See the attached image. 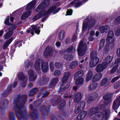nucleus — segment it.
Returning <instances> with one entry per match:
<instances>
[{
  "label": "nucleus",
  "instance_id": "18",
  "mask_svg": "<svg viewBox=\"0 0 120 120\" xmlns=\"http://www.w3.org/2000/svg\"><path fill=\"white\" fill-rule=\"evenodd\" d=\"M112 97V95L110 94H108L104 96L103 98L105 100V103L107 104L109 103L111 101V98Z\"/></svg>",
  "mask_w": 120,
  "mask_h": 120
},
{
  "label": "nucleus",
  "instance_id": "31",
  "mask_svg": "<svg viewBox=\"0 0 120 120\" xmlns=\"http://www.w3.org/2000/svg\"><path fill=\"white\" fill-rule=\"evenodd\" d=\"M114 41V39L113 37H107L106 39V45H108L112 44Z\"/></svg>",
  "mask_w": 120,
  "mask_h": 120
},
{
  "label": "nucleus",
  "instance_id": "62",
  "mask_svg": "<svg viewBox=\"0 0 120 120\" xmlns=\"http://www.w3.org/2000/svg\"><path fill=\"white\" fill-rule=\"evenodd\" d=\"M116 54L117 56L120 57V48L117 50Z\"/></svg>",
  "mask_w": 120,
  "mask_h": 120
},
{
  "label": "nucleus",
  "instance_id": "23",
  "mask_svg": "<svg viewBox=\"0 0 120 120\" xmlns=\"http://www.w3.org/2000/svg\"><path fill=\"white\" fill-rule=\"evenodd\" d=\"M87 112L85 111L81 112L78 116L77 119L78 120H80L83 119L86 116Z\"/></svg>",
  "mask_w": 120,
  "mask_h": 120
},
{
  "label": "nucleus",
  "instance_id": "57",
  "mask_svg": "<svg viewBox=\"0 0 120 120\" xmlns=\"http://www.w3.org/2000/svg\"><path fill=\"white\" fill-rule=\"evenodd\" d=\"M33 91L32 94L30 95H33L36 93L38 91V90L36 88H34L31 90Z\"/></svg>",
  "mask_w": 120,
  "mask_h": 120
},
{
  "label": "nucleus",
  "instance_id": "52",
  "mask_svg": "<svg viewBox=\"0 0 120 120\" xmlns=\"http://www.w3.org/2000/svg\"><path fill=\"white\" fill-rule=\"evenodd\" d=\"M120 76H117L116 77L113 78L111 81V82L112 83H113L120 78Z\"/></svg>",
  "mask_w": 120,
  "mask_h": 120
},
{
  "label": "nucleus",
  "instance_id": "47",
  "mask_svg": "<svg viewBox=\"0 0 120 120\" xmlns=\"http://www.w3.org/2000/svg\"><path fill=\"white\" fill-rule=\"evenodd\" d=\"M118 67V65H115L112 69L111 71V73H114L116 71Z\"/></svg>",
  "mask_w": 120,
  "mask_h": 120
},
{
  "label": "nucleus",
  "instance_id": "7",
  "mask_svg": "<svg viewBox=\"0 0 120 120\" xmlns=\"http://www.w3.org/2000/svg\"><path fill=\"white\" fill-rule=\"evenodd\" d=\"M99 97L98 94L97 93H94L89 95L86 97L87 102L90 103L93 101L94 100Z\"/></svg>",
  "mask_w": 120,
  "mask_h": 120
},
{
  "label": "nucleus",
  "instance_id": "8",
  "mask_svg": "<svg viewBox=\"0 0 120 120\" xmlns=\"http://www.w3.org/2000/svg\"><path fill=\"white\" fill-rule=\"evenodd\" d=\"M37 26L35 25H32L27 30V32L29 33L30 32L32 35L34 34V31H35L36 33L38 34H39L40 30H39V27H38L37 28Z\"/></svg>",
  "mask_w": 120,
  "mask_h": 120
},
{
  "label": "nucleus",
  "instance_id": "3",
  "mask_svg": "<svg viewBox=\"0 0 120 120\" xmlns=\"http://www.w3.org/2000/svg\"><path fill=\"white\" fill-rule=\"evenodd\" d=\"M56 9V7L54 6L50 8L47 11H45V10H43L39 12L33 18V20L36 21L41 18L42 16L48 15L52 12H53V13L54 14L55 13L54 11Z\"/></svg>",
  "mask_w": 120,
  "mask_h": 120
},
{
  "label": "nucleus",
  "instance_id": "16",
  "mask_svg": "<svg viewBox=\"0 0 120 120\" xmlns=\"http://www.w3.org/2000/svg\"><path fill=\"white\" fill-rule=\"evenodd\" d=\"M42 61L39 60L37 59L36 60L35 64L34 66L35 69L37 70H40L41 69L40 65L42 63Z\"/></svg>",
  "mask_w": 120,
  "mask_h": 120
},
{
  "label": "nucleus",
  "instance_id": "54",
  "mask_svg": "<svg viewBox=\"0 0 120 120\" xmlns=\"http://www.w3.org/2000/svg\"><path fill=\"white\" fill-rule=\"evenodd\" d=\"M73 49V46H71L68 49L67 52H71Z\"/></svg>",
  "mask_w": 120,
  "mask_h": 120
},
{
  "label": "nucleus",
  "instance_id": "51",
  "mask_svg": "<svg viewBox=\"0 0 120 120\" xmlns=\"http://www.w3.org/2000/svg\"><path fill=\"white\" fill-rule=\"evenodd\" d=\"M61 73L60 71L58 70H56L54 71V75L56 76L59 75Z\"/></svg>",
  "mask_w": 120,
  "mask_h": 120
},
{
  "label": "nucleus",
  "instance_id": "43",
  "mask_svg": "<svg viewBox=\"0 0 120 120\" xmlns=\"http://www.w3.org/2000/svg\"><path fill=\"white\" fill-rule=\"evenodd\" d=\"M107 79L106 78L103 79L100 83V86H102L104 85L107 83Z\"/></svg>",
  "mask_w": 120,
  "mask_h": 120
},
{
  "label": "nucleus",
  "instance_id": "61",
  "mask_svg": "<svg viewBox=\"0 0 120 120\" xmlns=\"http://www.w3.org/2000/svg\"><path fill=\"white\" fill-rule=\"evenodd\" d=\"M22 98L23 99V102H24L26 101V95H24L22 96Z\"/></svg>",
  "mask_w": 120,
  "mask_h": 120
},
{
  "label": "nucleus",
  "instance_id": "60",
  "mask_svg": "<svg viewBox=\"0 0 120 120\" xmlns=\"http://www.w3.org/2000/svg\"><path fill=\"white\" fill-rule=\"evenodd\" d=\"M120 63V58L116 59L115 62V64H118Z\"/></svg>",
  "mask_w": 120,
  "mask_h": 120
},
{
  "label": "nucleus",
  "instance_id": "17",
  "mask_svg": "<svg viewBox=\"0 0 120 120\" xmlns=\"http://www.w3.org/2000/svg\"><path fill=\"white\" fill-rule=\"evenodd\" d=\"M42 71L45 72L47 71L49 69V64L47 62H44L43 61L41 65Z\"/></svg>",
  "mask_w": 120,
  "mask_h": 120
},
{
  "label": "nucleus",
  "instance_id": "6",
  "mask_svg": "<svg viewBox=\"0 0 120 120\" xmlns=\"http://www.w3.org/2000/svg\"><path fill=\"white\" fill-rule=\"evenodd\" d=\"M86 50V44L85 43H83L82 41H80L78 49L79 56H83L85 53Z\"/></svg>",
  "mask_w": 120,
  "mask_h": 120
},
{
  "label": "nucleus",
  "instance_id": "50",
  "mask_svg": "<svg viewBox=\"0 0 120 120\" xmlns=\"http://www.w3.org/2000/svg\"><path fill=\"white\" fill-rule=\"evenodd\" d=\"M50 67L51 71H53L54 70V67L53 62H51L50 64Z\"/></svg>",
  "mask_w": 120,
  "mask_h": 120
},
{
  "label": "nucleus",
  "instance_id": "39",
  "mask_svg": "<svg viewBox=\"0 0 120 120\" xmlns=\"http://www.w3.org/2000/svg\"><path fill=\"white\" fill-rule=\"evenodd\" d=\"M58 79L57 78H54L50 82V85L52 86H54L58 82Z\"/></svg>",
  "mask_w": 120,
  "mask_h": 120
},
{
  "label": "nucleus",
  "instance_id": "48",
  "mask_svg": "<svg viewBox=\"0 0 120 120\" xmlns=\"http://www.w3.org/2000/svg\"><path fill=\"white\" fill-rule=\"evenodd\" d=\"M114 34L113 31L111 30L109 31L107 36V37H113Z\"/></svg>",
  "mask_w": 120,
  "mask_h": 120
},
{
  "label": "nucleus",
  "instance_id": "2",
  "mask_svg": "<svg viewBox=\"0 0 120 120\" xmlns=\"http://www.w3.org/2000/svg\"><path fill=\"white\" fill-rule=\"evenodd\" d=\"M56 9V7L54 6L50 8L47 11H45V10H43L39 12L33 18V20L36 21L41 18L42 16L48 15L52 12H53V13L54 14L55 13L54 11Z\"/></svg>",
  "mask_w": 120,
  "mask_h": 120
},
{
  "label": "nucleus",
  "instance_id": "15",
  "mask_svg": "<svg viewBox=\"0 0 120 120\" xmlns=\"http://www.w3.org/2000/svg\"><path fill=\"white\" fill-rule=\"evenodd\" d=\"M70 75L71 74L69 72H65L62 80V83H66Z\"/></svg>",
  "mask_w": 120,
  "mask_h": 120
},
{
  "label": "nucleus",
  "instance_id": "19",
  "mask_svg": "<svg viewBox=\"0 0 120 120\" xmlns=\"http://www.w3.org/2000/svg\"><path fill=\"white\" fill-rule=\"evenodd\" d=\"M102 75V74L101 73H98L96 74L93 78V81L95 82L99 81L101 78Z\"/></svg>",
  "mask_w": 120,
  "mask_h": 120
},
{
  "label": "nucleus",
  "instance_id": "59",
  "mask_svg": "<svg viewBox=\"0 0 120 120\" xmlns=\"http://www.w3.org/2000/svg\"><path fill=\"white\" fill-rule=\"evenodd\" d=\"M114 22H115L120 23V16L117 18L114 21Z\"/></svg>",
  "mask_w": 120,
  "mask_h": 120
},
{
  "label": "nucleus",
  "instance_id": "13",
  "mask_svg": "<svg viewBox=\"0 0 120 120\" xmlns=\"http://www.w3.org/2000/svg\"><path fill=\"white\" fill-rule=\"evenodd\" d=\"M104 63L99 64L96 67V71L98 72H101L103 71L106 67Z\"/></svg>",
  "mask_w": 120,
  "mask_h": 120
},
{
  "label": "nucleus",
  "instance_id": "46",
  "mask_svg": "<svg viewBox=\"0 0 120 120\" xmlns=\"http://www.w3.org/2000/svg\"><path fill=\"white\" fill-rule=\"evenodd\" d=\"M16 110L17 113L18 114L20 115L21 116H23V112L20 108H19V109H17Z\"/></svg>",
  "mask_w": 120,
  "mask_h": 120
},
{
  "label": "nucleus",
  "instance_id": "56",
  "mask_svg": "<svg viewBox=\"0 0 120 120\" xmlns=\"http://www.w3.org/2000/svg\"><path fill=\"white\" fill-rule=\"evenodd\" d=\"M75 67V62L73 61L70 64V67L71 69H73Z\"/></svg>",
  "mask_w": 120,
  "mask_h": 120
},
{
  "label": "nucleus",
  "instance_id": "32",
  "mask_svg": "<svg viewBox=\"0 0 120 120\" xmlns=\"http://www.w3.org/2000/svg\"><path fill=\"white\" fill-rule=\"evenodd\" d=\"M115 32V35L117 36L120 35V26L115 27L114 29Z\"/></svg>",
  "mask_w": 120,
  "mask_h": 120
},
{
  "label": "nucleus",
  "instance_id": "5",
  "mask_svg": "<svg viewBox=\"0 0 120 120\" xmlns=\"http://www.w3.org/2000/svg\"><path fill=\"white\" fill-rule=\"evenodd\" d=\"M95 23V20L94 19H92L91 17L89 16L83 21L82 27L83 31H85L87 27L90 29L93 26Z\"/></svg>",
  "mask_w": 120,
  "mask_h": 120
},
{
  "label": "nucleus",
  "instance_id": "30",
  "mask_svg": "<svg viewBox=\"0 0 120 120\" xmlns=\"http://www.w3.org/2000/svg\"><path fill=\"white\" fill-rule=\"evenodd\" d=\"M31 12L30 11H28L24 13L22 16L21 18L22 20L25 19L29 16Z\"/></svg>",
  "mask_w": 120,
  "mask_h": 120
},
{
  "label": "nucleus",
  "instance_id": "34",
  "mask_svg": "<svg viewBox=\"0 0 120 120\" xmlns=\"http://www.w3.org/2000/svg\"><path fill=\"white\" fill-rule=\"evenodd\" d=\"M88 0H78V1L75 4V7H78L81 6L83 2H85ZM76 0H75V1Z\"/></svg>",
  "mask_w": 120,
  "mask_h": 120
},
{
  "label": "nucleus",
  "instance_id": "26",
  "mask_svg": "<svg viewBox=\"0 0 120 120\" xmlns=\"http://www.w3.org/2000/svg\"><path fill=\"white\" fill-rule=\"evenodd\" d=\"M36 2L33 1L29 4L26 7V10H28L32 8L36 4Z\"/></svg>",
  "mask_w": 120,
  "mask_h": 120
},
{
  "label": "nucleus",
  "instance_id": "44",
  "mask_svg": "<svg viewBox=\"0 0 120 120\" xmlns=\"http://www.w3.org/2000/svg\"><path fill=\"white\" fill-rule=\"evenodd\" d=\"M18 76L19 79L22 80L24 78V77L22 73V72L18 73Z\"/></svg>",
  "mask_w": 120,
  "mask_h": 120
},
{
  "label": "nucleus",
  "instance_id": "21",
  "mask_svg": "<svg viewBox=\"0 0 120 120\" xmlns=\"http://www.w3.org/2000/svg\"><path fill=\"white\" fill-rule=\"evenodd\" d=\"M29 74L30 76V80L31 81H33L36 78L37 76L34 75V73L32 70H30L29 72Z\"/></svg>",
  "mask_w": 120,
  "mask_h": 120
},
{
  "label": "nucleus",
  "instance_id": "36",
  "mask_svg": "<svg viewBox=\"0 0 120 120\" xmlns=\"http://www.w3.org/2000/svg\"><path fill=\"white\" fill-rule=\"evenodd\" d=\"M13 40V38H12L9 39V40L6 42L4 44L3 46V49H5L9 45L10 43Z\"/></svg>",
  "mask_w": 120,
  "mask_h": 120
},
{
  "label": "nucleus",
  "instance_id": "22",
  "mask_svg": "<svg viewBox=\"0 0 120 120\" xmlns=\"http://www.w3.org/2000/svg\"><path fill=\"white\" fill-rule=\"evenodd\" d=\"M113 58L112 56H109L106 58L103 63H104L105 64L107 67L108 65L112 62Z\"/></svg>",
  "mask_w": 120,
  "mask_h": 120
},
{
  "label": "nucleus",
  "instance_id": "9",
  "mask_svg": "<svg viewBox=\"0 0 120 120\" xmlns=\"http://www.w3.org/2000/svg\"><path fill=\"white\" fill-rule=\"evenodd\" d=\"M16 27V26L15 25L10 26L8 32L4 35V39H8L11 37L13 34L12 31L15 29Z\"/></svg>",
  "mask_w": 120,
  "mask_h": 120
},
{
  "label": "nucleus",
  "instance_id": "29",
  "mask_svg": "<svg viewBox=\"0 0 120 120\" xmlns=\"http://www.w3.org/2000/svg\"><path fill=\"white\" fill-rule=\"evenodd\" d=\"M82 98V95L79 92H77L75 94V103L80 101Z\"/></svg>",
  "mask_w": 120,
  "mask_h": 120
},
{
  "label": "nucleus",
  "instance_id": "42",
  "mask_svg": "<svg viewBox=\"0 0 120 120\" xmlns=\"http://www.w3.org/2000/svg\"><path fill=\"white\" fill-rule=\"evenodd\" d=\"M84 72L83 71H80L77 72L75 74V76H78L79 78H81L83 75Z\"/></svg>",
  "mask_w": 120,
  "mask_h": 120
},
{
  "label": "nucleus",
  "instance_id": "55",
  "mask_svg": "<svg viewBox=\"0 0 120 120\" xmlns=\"http://www.w3.org/2000/svg\"><path fill=\"white\" fill-rule=\"evenodd\" d=\"M9 17L6 19L4 22L5 24L8 26H10V25L9 22Z\"/></svg>",
  "mask_w": 120,
  "mask_h": 120
},
{
  "label": "nucleus",
  "instance_id": "58",
  "mask_svg": "<svg viewBox=\"0 0 120 120\" xmlns=\"http://www.w3.org/2000/svg\"><path fill=\"white\" fill-rule=\"evenodd\" d=\"M29 60H27L25 62V65L26 68L28 67L29 65Z\"/></svg>",
  "mask_w": 120,
  "mask_h": 120
},
{
  "label": "nucleus",
  "instance_id": "53",
  "mask_svg": "<svg viewBox=\"0 0 120 120\" xmlns=\"http://www.w3.org/2000/svg\"><path fill=\"white\" fill-rule=\"evenodd\" d=\"M72 10L71 9H69L66 12L67 15H72Z\"/></svg>",
  "mask_w": 120,
  "mask_h": 120
},
{
  "label": "nucleus",
  "instance_id": "1",
  "mask_svg": "<svg viewBox=\"0 0 120 120\" xmlns=\"http://www.w3.org/2000/svg\"><path fill=\"white\" fill-rule=\"evenodd\" d=\"M109 109H106L104 111L101 110L100 111L96 113L94 116V119L95 120H103L105 117L106 119L108 118L110 113Z\"/></svg>",
  "mask_w": 120,
  "mask_h": 120
},
{
  "label": "nucleus",
  "instance_id": "12",
  "mask_svg": "<svg viewBox=\"0 0 120 120\" xmlns=\"http://www.w3.org/2000/svg\"><path fill=\"white\" fill-rule=\"evenodd\" d=\"M120 105V95L113 102L112 107L113 109H116Z\"/></svg>",
  "mask_w": 120,
  "mask_h": 120
},
{
  "label": "nucleus",
  "instance_id": "37",
  "mask_svg": "<svg viewBox=\"0 0 120 120\" xmlns=\"http://www.w3.org/2000/svg\"><path fill=\"white\" fill-rule=\"evenodd\" d=\"M64 31L62 30L60 33L59 34V38L61 40H62L64 36Z\"/></svg>",
  "mask_w": 120,
  "mask_h": 120
},
{
  "label": "nucleus",
  "instance_id": "41",
  "mask_svg": "<svg viewBox=\"0 0 120 120\" xmlns=\"http://www.w3.org/2000/svg\"><path fill=\"white\" fill-rule=\"evenodd\" d=\"M48 82V79L45 78L41 80L40 84L43 85L45 84Z\"/></svg>",
  "mask_w": 120,
  "mask_h": 120
},
{
  "label": "nucleus",
  "instance_id": "63",
  "mask_svg": "<svg viewBox=\"0 0 120 120\" xmlns=\"http://www.w3.org/2000/svg\"><path fill=\"white\" fill-rule=\"evenodd\" d=\"M105 106L104 105H101L99 107V109H102L105 108Z\"/></svg>",
  "mask_w": 120,
  "mask_h": 120
},
{
  "label": "nucleus",
  "instance_id": "38",
  "mask_svg": "<svg viewBox=\"0 0 120 120\" xmlns=\"http://www.w3.org/2000/svg\"><path fill=\"white\" fill-rule=\"evenodd\" d=\"M105 42V40L103 39L100 41L99 50H100L103 47Z\"/></svg>",
  "mask_w": 120,
  "mask_h": 120
},
{
  "label": "nucleus",
  "instance_id": "45",
  "mask_svg": "<svg viewBox=\"0 0 120 120\" xmlns=\"http://www.w3.org/2000/svg\"><path fill=\"white\" fill-rule=\"evenodd\" d=\"M120 86V81L117 82L114 85V87L115 89H117Z\"/></svg>",
  "mask_w": 120,
  "mask_h": 120
},
{
  "label": "nucleus",
  "instance_id": "28",
  "mask_svg": "<svg viewBox=\"0 0 120 120\" xmlns=\"http://www.w3.org/2000/svg\"><path fill=\"white\" fill-rule=\"evenodd\" d=\"M93 72L92 71L90 70L88 71V72L86 76V81H89L91 79L93 75Z\"/></svg>",
  "mask_w": 120,
  "mask_h": 120
},
{
  "label": "nucleus",
  "instance_id": "64",
  "mask_svg": "<svg viewBox=\"0 0 120 120\" xmlns=\"http://www.w3.org/2000/svg\"><path fill=\"white\" fill-rule=\"evenodd\" d=\"M49 94V93L48 92H46L44 94L42 95V97H46L47 95H48Z\"/></svg>",
  "mask_w": 120,
  "mask_h": 120
},
{
  "label": "nucleus",
  "instance_id": "40",
  "mask_svg": "<svg viewBox=\"0 0 120 120\" xmlns=\"http://www.w3.org/2000/svg\"><path fill=\"white\" fill-rule=\"evenodd\" d=\"M73 56L71 54H68L65 55L64 56V58L66 59L69 60L72 59L73 58Z\"/></svg>",
  "mask_w": 120,
  "mask_h": 120
},
{
  "label": "nucleus",
  "instance_id": "35",
  "mask_svg": "<svg viewBox=\"0 0 120 120\" xmlns=\"http://www.w3.org/2000/svg\"><path fill=\"white\" fill-rule=\"evenodd\" d=\"M84 79L82 78H79L75 82V84L77 85L82 84L83 82Z\"/></svg>",
  "mask_w": 120,
  "mask_h": 120
},
{
  "label": "nucleus",
  "instance_id": "10",
  "mask_svg": "<svg viewBox=\"0 0 120 120\" xmlns=\"http://www.w3.org/2000/svg\"><path fill=\"white\" fill-rule=\"evenodd\" d=\"M85 105V103L82 101L76 105L77 110L75 112V114H77L83 110L84 108Z\"/></svg>",
  "mask_w": 120,
  "mask_h": 120
},
{
  "label": "nucleus",
  "instance_id": "11",
  "mask_svg": "<svg viewBox=\"0 0 120 120\" xmlns=\"http://www.w3.org/2000/svg\"><path fill=\"white\" fill-rule=\"evenodd\" d=\"M52 48L49 46L47 47L44 51V55L45 57H48L50 56L52 54Z\"/></svg>",
  "mask_w": 120,
  "mask_h": 120
},
{
  "label": "nucleus",
  "instance_id": "27",
  "mask_svg": "<svg viewBox=\"0 0 120 120\" xmlns=\"http://www.w3.org/2000/svg\"><path fill=\"white\" fill-rule=\"evenodd\" d=\"M98 108L97 107L90 109L89 112V114L90 116H92L94 114H96V113H97L98 111Z\"/></svg>",
  "mask_w": 120,
  "mask_h": 120
},
{
  "label": "nucleus",
  "instance_id": "25",
  "mask_svg": "<svg viewBox=\"0 0 120 120\" xmlns=\"http://www.w3.org/2000/svg\"><path fill=\"white\" fill-rule=\"evenodd\" d=\"M98 53L96 52H91L90 54V57L92 60L93 59H95L96 60L98 61V58L97 57Z\"/></svg>",
  "mask_w": 120,
  "mask_h": 120
},
{
  "label": "nucleus",
  "instance_id": "14",
  "mask_svg": "<svg viewBox=\"0 0 120 120\" xmlns=\"http://www.w3.org/2000/svg\"><path fill=\"white\" fill-rule=\"evenodd\" d=\"M50 1L49 0H45L42 2L38 6V9H41L48 5Z\"/></svg>",
  "mask_w": 120,
  "mask_h": 120
},
{
  "label": "nucleus",
  "instance_id": "20",
  "mask_svg": "<svg viewBox=\"0 0 120 120\" xmlns=\"http://www.w3.org/2000/svg\"><path fill=\"white\" fill-rule=\"evenodd\" d=\"M110 29V27L108 26H101L99 28L100 31L101 33H103L105 32H107Z\"/></svg>",
  "mask_w": 120,
  "mask_h": 120
},
{
  "label": "nucleus",
  "instance_id": "24",
  "mask_svg": "<svg viewBox=\"0 0 120 120\" xmlns=\"http://www.w3.org/2000/svg\"><path fill=\"white\" fill-rule=\"evenodd\" d=\"M98 61H96L95 59L91 60L90 63V67L92 68L95 67L99 62V59L98 58Z\"/></svg>",
  "mask_w": 120,
  "mask_h": 120
},
{
  "label": "nucleus",
  "instance_id": "4",
  "mask_svg": "<svg viewBox=\"0 0 120 120\" xmlns=\"http://www.w3.org/2000/svg\"><path fill=\"white\" fill-rule=\"evenodd\" d=\"M56 9V7L54 6L50 8L47 11H45V10H43L39 12L33 18V20L36 21L41 18L42 16L48 15L52 12H53V13L54 14L55 13L54 11Z\"/></svg>",
  "mask_w": 120,
  "mask_h": 120
},
{
  "label": "nucleus",
  "instance_id": "49",
  "mask_svg": "<svg viewBox=\"0 0 120 120\" xmlns=\"http://www.w3.org/2000/svg\"><path fill=\"white\" fill-rule=\"evenodd\" d=\"M55 67L57 68H60L62 66V65L59 62H56L55 64Z\"/></svg>",
  "mask_w": 120,
  "mask_h": 120
},
{
  "label": "nucleus",
  "instance_id": "33",
  "mask_svg": "<svg viewBox=\"0 0 120 120\" xmlns=\"http://www.w3.org/2000/svg\"><path fill=\"white\" fill-rule=\"evenodd\" d=\"M98 86V84L97 83H94L90 85L89 87V89L90 90L94 89Z\"/></svg>",
  "mask_w": 120,
  "mask_h": 120
}]
</instances>
